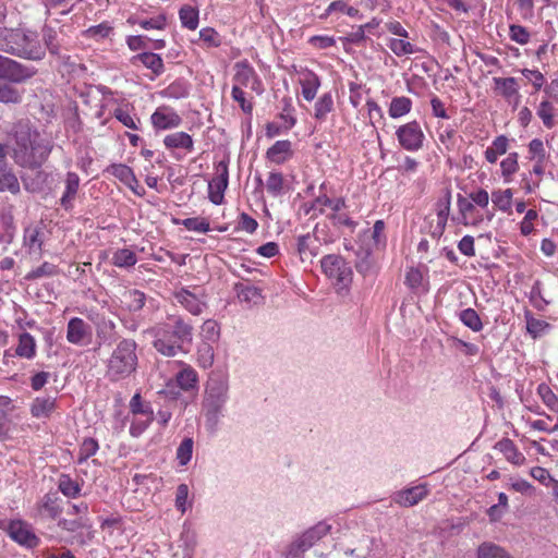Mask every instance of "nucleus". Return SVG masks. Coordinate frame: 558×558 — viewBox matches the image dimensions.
<instances>
[{"mask_svg": "<svg viewBox=\"0 0 558 558\" xmlns=\"http://www.w3.org/2000/svg\"><path fill=\"white\" fill-rule=\"evenodd\" d=\"M8 147L17 166L38 169L47 161L53 143L43 136L29 121L21 120L12 129Z\"/></svg>", "mask_w": 558, "mask_h": 558, "instance_id": "1", "label": "nucleus"}, {"mask_svg": "<svg viewBox=\"0 0 558 558\" xmlns=\"http://www.w3.org/2000/svg\"><path fill=\"white\" fill-rule=\"evenodd\" d=\"M150 332L156 338L154 348L165 356H175L184 351L185 344L193 340V327L181 317H174L173 325L168 324L154 327Z\"/></svg>", "mask_w": 558, "mask_h": 558, "instance_id": "2", "label": "nucleus"}, {"mask_svg": "<svg viewBox=\"0 0 558 558\" xmlns=\"http://www.w3.org/2000/svg\"><path fill=\"white\" fill-rule=\"evenodd\" d=\"M137 343L133 339L120 340L107 362V376L117 381L129 377L137 367Z\"/></svg>", "mask_w": 558, "mask_h": 558, "instance_id": "3", "label": "nucleus"}, {"mask_svg": "<svg viewBox=\"0 0 558 558\" xmlns=\"http://www.w3.org/2000/svg\"><path fill=\"white\" fill-rule=\"evenodd\" d=\"M10 54L27 60H41L45 49L35 32L14 28Z\"/></svg>", "mask_w": 558, "mask_h": 558, "instance_id": "4", "label": "nucleus"}, {"mask_svg": "<svg viewBox=\"0 0 558 558\" xmlns=\"http://www.w3.org/2000/svg\"><path fill=\"white\" fill-rule=\"evenodd\" d=\"M324 274L332 281L338 290L348 289L352 282V269L340 255H326L320 260Z\"/></svg>", "mask_w": 558, "mask_h": 558, "instance_id": "5", "label": "nucleus"}, {"mask_svg": "<svg viewBox=\"0 0 558 558\" xmlns=\"http://www.w3.org/2000/svg\"><path fill=\"white\" fill-rule=\"evenodd\" d=\"M228 387L225 383L211 380L206 389L204 408L206 410L207 424L211 429L218 423V416L227 401Z\"/></svg>", "mask_w": 558, "mask_h": 558, "instance_id": "6", "label": "nucleus"}, {"mask_svg": "<svg viewBox=\"0 0 558 558\" xmlns=\"http://www.w3.org/2000/svg\"><path fill=\"white\" fill-rule=\"evenodd\" d=\"M330 526L324 522H319L315 526L308 529L302 535L296 537L288 547L286 558H299L303 556L316 542L327 535Z\"/></svg>", "mask_w": 558, "mask_h": 558, "instance_id": "7", "label": "nucleus"}, {"mask_svg": "<svg viewBox=\"0 0 558 558\" xmlns=\"http://www.w3.org/2000/svg\"><path fill=\"white\" fill-rule=\"evenodd\" d=\"M4 531L12 541L25 548H35L40 543V539L35 534L33 526L24 520H10L4 524Z\"/></svg>", "mask_w": 558, "mask_h": 558, "instance_id": "8", "label": "nucleus"}, {"mask_svg": "<svg viewBox=\"0 0 558 558\" xmlns=\"http://www.w3.org/2000/svg\"><path fill=\"white\" fill-rule=\"evenodd\" d=\"M37 73L33 66L24 65L13 59L0 54V78L24 83Z\"/></svg>", "mask_w": 558, "mask_h": 558, "instance_id": "9", "label": "nucleus"}, {"mask_svg": "<svg viewBox=\"0 0 558 558\" xmlns=\"http://www.w3.org/2000/svg\"><path fill=\"white\" fill-rule=\"evenodd\" d=\"M396 134L400 145L407 150H417L423 145L424 134L416 121L400 126Z\"/></svg>", "mask_w": 558, "mask_h": 558, "instance_id": "10", "label": "nucleus"}, {"mask_svg": "<svg viewBox=\"0 0 558 558\" xmlns=\"http://www.w3.org/2000/svg\"><path fill=\"white\" fill-rule=\"evenodd\" d=\"M229 171L228 163L221 160L216 166V174L208 183L209 199L215 204L219 205L223 201V194L228 186Z\"/></svg>", "mask_w": 558, "mask_h": 558, "instance_id": "11", "label": "nucleus"}, {"mask_svg": "<svg viewBox=\"0 0 558 558\" xmlns=\"http://www.w3.org/2000/svg\"><path fill=\"white\" fill-rule=\"evenodd\" d=\"M92 337V328L82 318L73 317L66 327V340L75 345H83Z\"/></svg>", "mask_w": 558, "mask_h": 558, "instance_id": "12", "label": "nucleus"}, {"mask_svg": "<svg viewBox=\"0 0 558 558\" xmlns=\"http://www.w3.org/2000/svg\"><path fill=\"white\" fill-rule=\"evenodd\" d=\"M88 318L94 323L97 338L102 343H111L117 339L116 324L113 320L107 319L105 316L99 314H90L88 315Z\"/></svg>", "mask_w": 558, "mask_h": 558, "instance_id": "13", "label": "nucleus"}, {"mask_svg": "<svg viewBox=\"0 0 558 558\" xmlns=\"http://www.w3.org/2000/svg\"><path fill=\"white\" fill-rule=\"evenodd\" d=\"M450 192L436 203L437 222L432 227L430 234L434 239H439L446 229L448 216L450 213Z\"/></svg>", "mask_w": 558, "mask_h": 558, "instance_id": "14", "label": "nucleus"}, {"mask_svg": "<svg viewBox=\"0 0 558 558\" xmlns=\"http://www.w3.org/2000/svg\"><path fill=\"white\" fill-rule=\"evenodd\" d=\"M233 81V86H240V88L250 87L252 90H258L259 82L256 77L255 71L245 63L235 64Z\"/></svg>", "mask_w": 558, "mask_h": 558, "instance_id": "15", "label": "nucleus"}, {"mask_svg": "<svg viewBox=\"0 0 558 558\" xmlns=\"http://www.w3.org/2000/svg\"><path fill=\"white\" fill-rule=\"evenodd\" d=\"M174 299L193 315H201L206 306L205 302H203L196 294L184 288L174 292Z\"/></svg>", "mask_w": 558, "mask_h": 558, "instance_id": "16", "label": "nucleus"}, {"mask_svg": "<svg viewBox=\"0 0 558 558\" xmlns=\"http://www.w3.org/2000/svg\"><path fill=\"white\" fill-rule=\"evenodd\" d=\"M181 122L182 120L179 114L166 108H159L151 114V123L159 130L177 128Z\"/></svg>", "mask_w": 558, "mask_h": 558, "instance_id": "17", "label": "nucleus"}, {"mask_svg": "<svg viewBox=\"0 0 558 558\" xmlns=\"http://www.w3.org/2000/svg\"><path fill=\"white\" fill-rule=\"evenodd\" d=\"M319 242L318 239L313 234L300 235L296 242V251L304 260H311L318 254Z\"/></svg>", "mask_w": 558, "mask_h": 558, "instance_id": "18", "label": "nucleus"}, {"mask_svg": "<svg viewBox=\"0 0 558 558\" xmlns=\"http://www.w3.org/2000/svg\"><path fill=\"white\" fill-rule=\"evenodd\" d=\"M65 190L60 199L64 209H71L80 187V178L75 172H68L64 180Z\"/></svg>", "mask_w": 558, "mask_h": 558, "instance_id": "19", "label": "nucleus"}, {"mask_svg": "<svg viewBox=\"0 0 558 558\" xmlns=\"http://www.w3.org/2000/svg\"><path fill=\"white\" fill-rule=\"evenodd\" d=\"M14 82L0 78V102L4 105H19L22 102L24 90L14 86Z\"/></svg>", "mask_w": 558, "mask_h": 558, "instance_id": "20", "label": "nucleus"}, {"mask_svg": "<svg viewBox=\"0 0 558 558\" xmlns=\"http://www.w3.org/2000/svg\"><path fill=\"white\" fill-rule=\"evenodd\" d=\"M132 64L136 65L138 62L145 68L151 70L155 75H160L163 72V61L161 57L154 52H142L131 59Z\"/></svg>", "mask_w": 558, "mask_h": 558, "instance_id": "21", "label": "nucleus"}, {"mask_svg": "<svg viewBox=\"0 0 558 558\" xmlns=\"http://www.w3.org/2000/svg\"><path fill=\"white\" fill-rule=\"evenodd\" d=\"M300 84L302 86L303 97L307 101H312L316 96L318 87L320 86L319 77L312 71H305L302 73Z\"/></svg>", "mask_w": 558, "mask_h": 558, "instance_id": "22", "label": "nucleus"}, {"mask_svg": "<svg viewBox=\"0 0 558 558\" xmlns=\"http://www.w3.org/2000/svg\"><path fill=\"white\" fill-rule=\"evenodd\" d=\"M427 494L424 486H415L403 492H400L396 501L403 507H412L418 501L423 500Z\"/></svg>", "mask_w": 558, "mask_h": 558, "instance_id": "23", "label": "nucleus"}, {"mask_svg": "<svg viewBox=\"0 0 558 558\" xmlns=\"http://www.w3.org/2000/svg\"><path fill=\"white\" fill-rule=\"evenodd\" d=\"M292 155L290 141H277L267 150V158L275 163H283Z\"/></svg>", "mask_w": 558, "mask_h": 558, "instance_id": "24", "label": "nucleus"}, {"mask_svg": "<svg viewBox=\"0 0 558 558\" xmlns=\"http://www.w3.org/2000/svg\"><path fill=\"white\" fill-rule=\"evenodd\" d=\"M40 511L50 519H56L62 512L57 493L46 494L39 504Z\"/></svg>", "mask_w": 558, "mask_h": 558, "instance_id": "25", "label": "nucleus"}, {"mask_svg": "<svg viewBox=\"0 0 558 558\" xmlns=\"http://www.w3.org/2000/svg\"><path fill=\"white\" fill-rule=\"evenodd\" d=\"M15 354L19 357L31 360L36 355V341L28 332H23L19 336V344L15 349Z\"/></svg>", "mask_w": 558, "mask_h": 558, "instance_id": "26", "label": "nucleus"}, {"mask_svg": "<svg viewBox=\"0 0 558 558\" xmlns=\"http://www.w3.org/2000/svg\"><path fill=\"white\" fill-rule=\"evenodd\" d=\"M495 448L502 452L506 459L513 464H521L524 461L523 454L518 451L514 442L511 439H501L496 444Z\"/></svg>", "mask_w": 558, "mask_h": 558, "instance_id": "27", "label": "nucleus"}, {"mask_svg": "<svg viewBox=\"0 0 558 558\" xmlns=\"http://www.w3.org/2000/svg\"><path fill=\"white\" fill-rule=\"evenodd\" d=\"M163 144L167 148H184L189 151L193 149V140L185 132H175L167 135Z\"/></svg>", "mask_w": 558, "mask_h": 558, "instance_id": "28", "label": "nucleus"}, {"mask_svg": "<svg viewBox=\"0 0 558 558\" xmlns=\"http://www.w3.org/2000/svg\"><path fill=\"white\" fill-rule=\"evenodd\" d=\"M107 172L112 174L114 178L119 179L126 186H132V183L137 184V179L133 172V170L122 163H114L107 168Z\"/></svg>", "mask_w": 558, "mask_h": 558, "instance_id": "29", "label": "nucleus"}, {"mask_svg": "<svg viewBox=\"0 0 558 558\" xmlns=\"http://www.w3.org/2000/svg\"><path fill=\"white\" fill-rule=\"evenodd\" d=\"M356 270L366 276L372 274L375 268V259L373 257L372 252L368 248L361 247L356 253V262H355Z\"/></svg>", "mask_w": 558, "mask_h": 558, "instance_id": "30", "label": "nucleus"}, {"mask_svg": "<svg viewBox=\"0 0 558 558\" xmlns=\"http://www.w3.org/2000/svg\"><path fill=\"white\" fill-rule=\"evenodd\" d=\"M457 206L459 214L461 216L460 222L464 226L473 225L476 226L481 219L476 220H470L469 215L472 214L475 210V205L472 203L471 199L462 196L461 194H458L457 197Z\"/></svg>", "mask_w": 558, "mask_h": 558, "instance_id": "31", "label": "nucleus"}, {"mask_svg": "<svg viewBox=\"0 0 558 558\" xmlns=\"http://www.w3.org/2000/svg\"><path fill=\"white\" fill-rule=\"evenodd\" d=\"M113 33V27L109 22H102L98 25H94L85 29L82 35L85 38L93 39L95 41H99L106 38H109Z\"/></svg>", "mask_w": 558, "mask_h": 558, "instance_id": "32", "label": "nucleus"}, {"mask_svg": "<svg viewBox=\"0 0 558 558\" xmlns=\"http://www.w3.org/2000/svg\"><path fill=\"white\" fill-rule=\"evenodd\" d=\"M9 191L12 194L20 192V183L12 169L8 166L0 172V192Z\"/></svg>", "mask_w": 558, "mask_h": 558, "instance_id": "33", "label": "nucleus"}, {"mask_svg": "<svg viewBox=\"0 0 558 558\" xmlns=\"http://www.w3.org/2000/svg\"><path fill=\"white\" fill-rule=\"evenodd\" d=\"M24 244L29 252L41 253L43 239L41 231L37 227H28L24 231Z\"/></svg>", "mask_w": 558, "mask_h": 558, "instance_id": "34", "label": "nucleus"}, {"mask_svg": "<svg viewBox=\"0 0 558 558\" xmlns=\"http://www.w3.org/2000/svg\"><path fill=\"white\" fill-rule=\"evenodd\" d=\"M238 298L246 303H258L262 299L260 290L246 283H236L234 287Z\"/></svg>", "mask_w": 558, "mask_h": 558, "instance_id": "35", "label": "nucleus"}, {"mask_svg": "<svg viewBox=\"0 0 558 558\" xmlns=\"http://www.w3.org/2000/svg\"><path fill=\"white\" fill-rule=\"evenodd\" d=\"M130 411L134 416L155 417L149 402L144 401L140 393H135L130 401Z\"/></svg>", "mask_w": 558, "mask_h": 558, "instance_id": "36", "label": "nucleus"}, {"mask_svg": "<svg viewBox=\"0 0 558 558\" xmlns=\"http://www.w3.org/2000/svg\"><path fill=\"white\" fill-rule=\"evenodd\" d=\"M136 254L129 248H120L113 253L112 264L119 268H129L136 264Z\"/></svg>", "mask_w": 558, "mask_h": 558, "instance_id": "37", "label": "nucleus"}, {"mask_svg": "<svg viewBox=\"0 0 558 558\" xmlns=\"http://www.w3.org/2000/svg\"><path fill=\"white\" fill-rule=\"evenodd\" d=\"M175 378L179 387L183 390L195 388L198 380L196 372L190 366L183 367Z\"/></svg>", "mask_w": 558, "mask_h": 558, "instance_id": "38", "label": "nucleus"}, {"mask_svg": "<svg viewBox=\"0 0 558 558\" xmlns=\"http://www.w3.org/2000/svg\"><path fill=\"white\" fill-rule=\"evenodd\" d=\"M123 301L130 312H138L144 307L146 296L142 291L133 289L123 294Z\"/></svg>", "mask_w": 558, "mask_h": 558, "instance_id": "39", "label": "nucleus"}, {"mask_svg": "<svg viewBox=\"0 0 558 558\" xmlns=\"http://www.w3.org/2000/svg\"><path fill=\"white\" fill-rule=\"evenodd\" d=\"M266 190L274 197L284 194L286 185L283 175L280 172H270L266 181Z\"/></svg>", "mask_w": 558, "mask_h": 558, "instance_id": "40", "label": "nucleus"}, {"mask_svg": "<svg viewBox=\"0 0 558 558\" xmlns=\"http://www.w3.org/2000/svg\"><path fill=\"white\" fill-rule=\"evenodd\" d=\"M56 402L51 398H37L32 404V414L35 417H47L54 410Z\"/></svg>", "mask_w": 558, "mask_h": 558, "instance_id": "41", "label": "nucleus"}, {"mask_svg": "<svg viewBox=\"0 0 558 558\" xmlns=\"http://www.w3.org/2000/svg\"><path fill=\"white\" fill-rule=\"evenodd\" d=\"M512 190L506 189L504 191H494L492 194V201L494 205L501 211L510 213L512 205Z\"/></svg>", "mask_w": 558, "mask_h": 558, "instance_id": "42", "label": "nucleus"}, {"mask_svg": "<svg viewBox=\"0 0 558 558\" xmlns=\"http://www.w3.org/2000/svg\"><path fill=\"white\" fill-rule=\"evenodd\" d=\"M183 27L194 31L198 26V10L191 5H183L179 11Z\"/></svg>", "mask_w": 558, "mask_h": 558, "instance_id": "43", "label": "nucleus"}, {"mask_svg": "<svg viewBox=\"0 0 558 558\" xmlns=\"http://www.w3.org/2000/svg\"><path fill=\"white\" fill-rule=\"evenodd\" d=\"M412 108V101L408 97H395L392 98L389 107V116L391 118H400L410 112Z\"/></svg>", "mask_w": 558, "mask_h": 558, "instance_id": "44", "label": "nucleus"}, {"mask_svg": "<svg viewBox=\"0 0 558 558\" xmlns=\"http://www.w3.org/2000/svg\"><path fill=\"white\" fill-rule=\"evenodd\" d=\"M496 89L504 97L510 99L512 96L518 95L517 81L514 77H494Z\"/></svg>", "mask_w": 558, "mask_h": 558, "instance_id": "45", "label": "nucleus"}, {"mask_svg": "<svg viewBox=\"0 0 558 558\" xmlns=\"http://www.w3.org/2000/svg\"><path fill=\"white\" fill-rule=\"evenodd\" d=\"M60 272L57 265L45 262L39 267L31 270L26 276V280H37L43 277H53Z\"/></svg>", "mask_w": 558, "mask_h": 558, "instance_id": "46", "label": "nucleus"}, {"mask_svg": "<svg viewBox=\"0 0 558 558\" xmlns=\"http://www.w3.org/2000/svg\"><path fill=\"white\" fill-rule=\"evenodd\" d=\"M477 558H512L504 548L492 544L483 543L477 550Z\"/></svg>", "mask_w": 558, "mask_h": 558, "instance_id": "47", "label": "nucleus"}, {"mask_svg": "<svg viewBox=\"0 0 558 558\" xmlns=\"http://www.w3.org/2000/svg\"><path fill=\"white\" fill-rule=\"evenodd\" d=\"M525 318L526 330L534 339L543 336L545 331L550 328V325L547 322L534 318L530 313H526Z\"/></svg>", "mask_w": 558, "mask_h": 558, "instance_id": "48", "label": "nucleus"}, {"mask_svg": "<svg viewBox=\"0 0 558 558\" xmlns=\"http://www.w3.org/2000/svg\"><path fill=\"white\" fill-rule=\"evenodd\" d=\"M58 487L64 496L71 498H75L80 495L81 492L78 483L73 481L68 474H61L59 477Z\"/></svg>", "mask_w": 558, "mask_h": 558, "instance_id": "49", "label": "nucleus"}, {"mask_svg": "<svg viewBox=\"0 0 558 558\" xmlns=\"http://www.w3.org/2000/svg\"><path fill=\"white\" fill-rule=\"evenodd\" d=\"M460 320L473 331H480L483 328L482 320L473 308L463 310L460 315Z\"/></svg>", "mask_w": 558, "mask_h": 558, "instance_id": "50", "label": "nucleus"}, {"mask_svg": "<svg viewBox=\"0 0 558 558\" xmlns=\"http://www.w3.org/2000/svg\"><path fill=\"white\" fill-rule=\"evenodd\" d=\"M333 100L330 94L323 95L315 104V118L325 120L327 114L332 111Z\"/></svg>", "mask_w": 558, "mask_h": 558, "instance_id": "51", "label": "nucleus"}, {"mask_svg": "<svg viewBox=\"0 0 558 558\" xmlns=\"http://www.w3.org/2000/svg\"><path fill=\"white\" fill-rule=\"evenodd\" d=\"M388 47L398 57H402L405 54H413L418 51V49L415 48L411 43L405 41L403 39L392 38V39H390Z\"/></svg>", "mask_w": 558, "mask_h": 558, "instance_id": "52", "label": "nucleus"}, {"mask_svg": "<svg viewBox=\"0 0 558 558\" xmlns=\"http://www.w3.org/2000/svg\"><path fill=\"white\" fill-rule=\"evenodd\" d=\"M537 393L542 398L543 402L546 407L554 411L558 412V397L553 392L550 387L546 384H541L537 387Z\"/></svg>", "mask_w": 558, "mask_h": 558, "instance_id": "53", "label": "nucleus"}, {"mask_svg": "<svg viewBox=\"0 0 558 558\" xmlns=\"http://www.w3.org/2000/svg\"><path fill=\"white\" fill-rule=\"evenodd\" d=\"M537 116L542 119L543 124L547 129H551L556 124V120L554 117V106L548 100H544L541 102L537 109Z\"/></svg>", "mask_w": 558, "mask_h": 558, "instance_id": "54", "label": "nucleus"}, {"mask_svg": "<svg viewBox=\"0 0 558 558\" xmlns=\"http://www.w3.org/2000/svg\"><path fill=\"white\" fill-rule=\"evenodd\" d=\"M43 40L51 54H59L60 46L57 41V32L50 26H44Z\"/></svg>", "mask_w": 558, "mask_h": 558, "instance_id": "55", "label": "nucleus"}, {"mask_svg": "<svg viewBox=\"0 0 558 558\" xmlns=\"http://www.w3.org/2000/svg\"><path fill=\"white\" fill-rule=\"evenodd\" d=\"M98 450V442L93 438H85L80 447L77 462L83 463Z\"/></svg>", "mask_w": 558, "mask_h": 558, "instance_id": "56", "label": "nucleus"}, {"mask_svg": "<svg viewBox=\"0 0 558 558\" xmlns=\"http://www.w3.org/2000/svg\"><path fill=\"white\" fill-rule=\"evenodd\" d=\"M181 223L190 231H195L198 233H206L209 231V222L205 218L194 217L186 218L181 221Z\"/></svg>", "mask_w": 558, "mask_h": 558, "instance_id": "57", "label": "nucleus"}, {"mask_svg": "<svg viewBox=\"0 0 558 558\" xmlns=\"http://www.w3.org/2000/svg\"><path fill=\"white\" fill-rule=\"evenodd\" d=\"M192 451L193 440L191 438L183 439L177 450V459L179 460L180 465H186L190 462Z\"/></svg>", "mask_w": 558, "mask_h": 558, "instance_id": "58", "label": "nucleus"}, {"mask_svg": "<svg viewBox=\"0 0 558 558\" xmlns=\"http://www.w3.org/2000/svg\"><path fill=\"white\" fill-rule=\"evenodd\" d=\"M336 11L343 12V13H345L349 16H352V17H356V16L361 17L360 12H359L357 9L348 5L342 0H336V1L331 2L329 4V7L327 8V14H330L331 12H336Z\"/></svg>", "mask_w": 558, "mask_h": 558, "instance_id": "59", "label": "nucleus"}, {"mask_svg": "<svg viewBox=\"0 0 558 558\" xmlns=\"http://www.w3.org/2000/svg\"><path fill=\"white\" fill-rule=\"evenodd\" d=\"M231 96H232V99L240 105L241 109L245 113H251L252 112L253 106L246 99L245 93H244L243 88H240V86H233L232 87Z\"/></svg>", "mask_w": 558, "mask_h": 558, "instance_id": "60", "label": "nucleus"}, {"mask_svg": "<svg viewBox=\"0 0 558 558\" xmlns=\"http://www.w3.org/2000/svg\"><path fill=\"white\" fill-rule=\"evenodd\" d=\"M138 24L144 29H163L167 24L166 16L163 14H159L155 17L141 20Z\"/></svg>", "mask_w": 558, "mask_h": 558, "instance_id": "61", "label": "nucleus"}, {"mask_svg": "<svg viewBox=\"0 0 558 558\" xmlns=\"http://www.w3.org/2000/svg\"><path fill=\"white\" fill-rule=\"evenodd\" d=\"M155 417H143V418H134L130 426V434L133 437L141 436L149 424L154 421Z\"/></svg>", "mask_w": 558, "mask_h": 558, "instance_id": "62", "label": "nucleus"}, {"mask_svg": "<svg viewBox=\"0 0 558 558\" xmlns=\"http://www.w3.org/2000/svg\"><path fill=\"white\" fill-rule=\"evenodd\" d=\"M510 38L520 45H525L530 39V34L527 29L521 25H511Z\"/></svg>", "mask_w": 558, "mask_h": 558, "instance_id": "63", "label": "nucleus"}, {"mask_svg": "<svg viewBox=\"0 0 558 558\" xmlns=\"http://www.w3.org/2000/svg\"><path fill=\"white\" fill-rule=\"evenodd\" d=\"M199 38L207 44L209 47H218L220 39L218 33L210 27H206L199 31Z\"/></svg>", "mask_w": 558, "mask_h": 558, "instance_id": "64", "label": "nucleus"}]
</instances>
